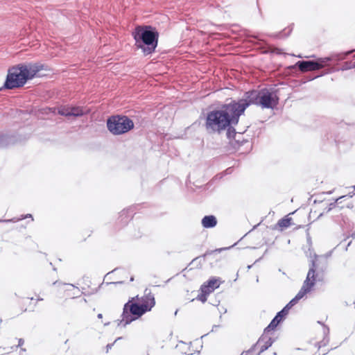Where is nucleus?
Returning <instances> with one entry per match:
<instances>
[{
    "mask_svg": "<svg viewBox=\"0 0 355 355\" xmlns=\"http://www.w3.org/2000/svg\"><path fill=\"white\" fill-rule=\"evenodd\" d=\"M220 326L219 325H216L214 324L213 327H212V329H211V331H214V329H216V328L219 327Z\"/></svg>",
    "mask_w": 355,
    "mask_h": 355,
    "instance_id": "nucleus-45",
    "label": "nucleus"
},
{
    "mask_svg": "<svg viewBox=\"0 0 355 355\" xmlns=\"http://www.w3.org/2000/svg\"><path fill=\"white\" fill-rule=\"evenodd\" d=\"M295 304L290 301L281 311L277 313L270 322L266 327L267 331H275L277 326L281 324L288 313L289 310Z\"/></svg>",
    "mask_w": 355,
    "mask_h": 355,
    "instance_id": "nucleus-11",
    "label": "nucleus"
},
{
    "mask_svg": "<svg viewBox=\"0 0 355 355\" xmlns=\"http://www.w3.org/2000/svg\"><path fill=\"white\" fill-rule=\"evenodd\" d=\"M53 270L55 271L56 270V268L53 267Z\"/></svg>",
    "mask_w": 355,
    "mask_h": 355,
    "instance_id": "nucleus-57",
    "label": "nucleus"
},
{
    "mask_svg": "<svg viewBox=\"0 0 355 355\" xmlns=\"http://www.w3.org/2000/svg\"><path fill=\"white\" fill-rule=\"evenodd\" d=\"M273 49V50H271V53H275L277 54H281L282 53V49H277V48H275V47H272Z\"/></svg>",
    "mask_w": 355,
    "mask_h": 355,
    "instance_id": "nucleus-35",
    "label": "nucleus"
},
{
    "mask_svg": "<svg viewBox=\"0 0 355 355\" xmlns=\"http://www.w3.org/2000/svg\"><path fill=\"white\" fill-rule=\"evenodd\" d=\"M346 196H340V197L336 198L334 202L328 204L327 206L329 207V210H330L331 211H333L334 210L337 209V207H338V206H339V204L341 202L340 200L344 198H346Z\"/></svg>",
    "mask_w": 355,
    "mask_h": 355,
    "instance_id": "nucleus-26",
    "label": "nucleus"
},
{
    "mask_svg": "<svg viewBox=\"0 0 355 355\" xmlns=\"http://www.w3.org/2000/svg\"><path fill=\"white\" fill-rule=\"evenodd\" d=\"M266 254H268V249L264 252L263 255H265Z\"/></svg>",
    "mask_w": 355,
    "mask_h": 355,
    "instance_id": "nucleus-55",
    "label": "nucleus"
},
{
    "mask_svg": "<svg viewBox=\"0 0 355 355\" xmlns=\"http://www.w3.org/2000/svg\"><path fill=\"white\" fill-rule=\"evenodd\" d=\"M339 62H332L329 64V67H328V69H327L324 72L318 73L317 74H315L313 76H312L311 78H310L309 79V80H314V79H315L317 78H319V77H321L322 76H324L325 74L331 73H333L334 71H340V70H341V71H346V70H349V69L355 68L354 62L352 64L350 62H345L340 68H338L336 67V65L338 64Z\"/></svg>",
    "mask_w": 355,
    "mask_h": 355,
    "instance_id": "nucleus-13",
    "label": "nucleus"
},
{
    "mask_svg": "<svg viewBox=\"0 0 355 355\" xmlns=\"http://www.w3.org/2000/svg\"><path fill=\"white\" fill-rule=\"evenodd\" d=\"M37 300H38V301H42V300H43V299H42V298H41V297H39V298H37Z\"/></svg>",
    "mask_w": 355,
    "mask_h": 355,
    "instance_id": "nucleus-54",
    "label": "nucleus"
},
{
    "mask_svg": "<svg viewBox=\"0 0 355 355\" xmlns=\"http://www.w3.org/2000/svg\"><path fill=\"white\" fill-rule=\"evenodd\" d=\"M279 89L274 86L259 89H250L243 93L241 98H237L243 114L251 105L261 107L262 109L274 110L279 102Z\"/></svg>",
    "mask_w": 355,
    "mask_h": 355,
    "instance_id": "nucleus-3",
    "label": "nucleus"
},
{
    "mask_svg": "<svg viewBox=\"0 0 355 355\" xmlns=\"http://www.w3.org/2000/svg\"><path fill=\"white\" fill-rule=\"evenodd\" d=\"M313 257L314 258L309 261L307 275H310V279H313V277L315 283L323 282L329 267L328 261L325 258L318 259L319 256L315 253L313 254Z\"/></svg>",
    "mask_w": 355,
    "mask_h": 355,
    "instance_id": "nucleus-8",
    "label": "nucleus"
},
{
    "mask_svg": "<svg viewBox=\"0 0 355 355\" xmlns=\"http://www.w3.org/2000/svg\"><path fill=\"white\" fill-rule=\"evenodd\" d=\"M230 248H232V246L227 247V248H217V249H215L214 250H207L206 252L203 255L199 256V257H196L195 259H193L191 263H196V262L198 261L199 264L200 265L201 264V261H205V258L207 257L211 256V255L215 256V255L220 253L221 252L227 250H229Z\"/></svg>",
    "mask_w": 355,
    "mask_h": 355,
    "instance_id": "nucleus-17",
    "label": "nucleus"
},
{
    "mask_svg": "<svg viewBox=\"0 0 355 355\" xmlns=\"http://www.w3.org/2000/svg\"><path fill=\"white\" fill-rule=\"evenodd\" d=\"M324 202V200H320V199H315L313 201V203L314 204H316V203H323Z\"/></svg>",
    "mask_w": 355,
    "mask_h": 355,
    "instance_id": "nucleus-40",
    "label": "nucleus"
},
{
    "mask_svg": "<svg viewBox=\"0 0 355 355\" xmlns=\"http://www.w3.org/2000/svg\"><path fill=\"white\" fill-rule=\"evenodd\" d=\"M140 305L146 306V309L149 308V309H148V312L151 311L152 308L155 305V297L150 289H145L144 296L142 297V301L141 303H140Z\"/></svg>",
    "mask_w": 355,
    "mask_h": 355,
    "instance_id": "nucleus-16",
    "label": "nucleus"
},
{
    "mask_svg": "<svg viewBox=\"0 0 355 355\" xmlns=\"http://www.w3.org/2000/svg\"><path fill=\"white\" fill-rule=\"evenodd\" d=\"M352 237L355 238V232L352 234Z\"/></svg>",
    "mask_w": 355,
    "mask_h": 355,
    "instance_id": "nucleus-51",
    "label": "nucleus"
},
{
    "mask_svg": "<svg viewBox=\"0 0 355 355\" xmlns=\"http://www.w3.org/2000/svg\"><path fill=\"white\" fill-rule=\"evenodd\" d=\"M121 338H122L121 337H118V338H117L114 341V343H108V344L106 345V353H107V352H109V350L112 349V347H113V345H114V343H115L117 340H120V339H121Z\"/></svg>",
    "mask_w": 355,
    "mask_h": 355,
    "instance_id": "nucleus-31",
    "label": "nucleus"
},
{
    "mask_svg": "<svg viewBox=\"0 0 355 355\" xmlns=\"http://www.w3.org/2000/svg\"><path fill=\"white\" fill-rule=\"evenodd\" d=\"M293 26H294V24H291V25H289L288 26L285 28L284 30H282L278 33H276L270 34V37L279 38V39L287 37L288 36H289L291 35V32L293 31Z\"/></svg>",
    "mask_w": 355,
    "mask_h": 355,
    "instance_id": "nucleus-21",
    "label": "nucleus"
},
{
    "mask_svg": "<svg viewBox=\"0 0 355 355\" xmlns=\"http://www.w3.org/2000/svg\"><path fill=\"white\" fill-rule=\"evenodd\" d=\"M208 295L206 293L200 292V293L198 295L196 299L199 301H200L202 303H205L207 300Z\"/></svg>",
    "mask_w": 355,
    "mask_h": 355,
    "instance_id": "nucleus-29",
    "label": "nucleus"
},
{
    "mask_svg": "<svg viewBox=\"0 0 355 355\" xmlns=\"http://www.w3.org/2000/svg\"><path fill=\"white\" fill-rule=\"evenodd\" d=\"M273 355H277V352H275L273 353Z\"/></svg>",
    "mask_w": 355,
    "mask_h": 355,
    "instance_id": "nucleus-58",
    "label": "nucleus"
},
{
    "mask_svg": "<svg viewBox=\"0 0 355 355\" xmlns=\"http://www.w3.org/2000/svg\"><path fill=\"white\" fill-rule=\"evenodd\" d=\"M220 326L219 325H216L214 324L213 327H212V329H211V331H214V329H216V328L219 327Z\"/></svg>",
    "mask_w": 355,
    "mask_h": 355,
    "instance_id": "nucleus-46",
    "label": "nucleus"
},
{
    "mask_svg": "<svg viewBox=\"0 0 355 355\" xmlns=\"http://www.w3.org/2000/svg\"><path fill=\"white\" fill-rule=\"evenodd\" d=\"M178 309H177V310L175 311L174 315H177V313H178Z\"/></svg>",
    "mask_w": 355,
    "mask_h": 355,
    "instance_id": "nucleus-53",
    "label": "nucleus"
},
{
    "mask_svg": "<svg viewBox=\"0 0 355 355\" xmlns=\"http://www.w3.org/2000/svg\"><path fill=\"white\" fill-rule=\"evenodd\" d=\"M310 275H306V279L303 282V285L301 287L297 295L291 300L293 303L296 304L302 298H303L307 293H310L315 285V280L313 277V279H310Z\"/></svg>",
    "mask_w": 355,
    "mask_h": 355,
    "instance_id": "nucleus-12",
    "label": "nucleus"
},
{
    "mask_svg": "<svg viewBox=\"0 0 355 355\" xmlns=\"http://www.w3.org/2000/svg\"><path fill=\"white\" fill-rule=\"evenodd\" d=\"M271 331H266V327L264 329L263 334L259 338L257 342L254 344L256 345V347L259 345L260 346V350L258 352L257 355H260L261 353L267 350L275 342V339L268 336V333Z\"/></svg>",
    "mask_w": 355,
    "mask_h": 355,
    "instance_id": "nucleus-14",
    "label": "nucleus"
},
{
    "mask_svg": "<svg viewBox=\"0 0 355 355\" xmlns=\"http://www.w3.org/2000/svg\"><path fill=\"white\" fill-rule=\"evenodd\" d=\"M330 211H330V210H329V207H328V206H327V207H325L324 208V211H323V212H324V214H327V213H329V212H330Z\"/></svg>",
    "mask_w": 355,
    "mask_h": 355,
    "instance_id": "nucleus-42",
    "label": "nucleus"
},
{
    "mask_svg": "<svg viewBox=\"0 0 355 355\" xmlns=\"http://www.w3.org/2000/svg\"><path fill=\"white\" fill-rule=\"evenodd\" d=\"M345 209V207L344 206H338V207H337V209H336L335 210L333 211V214H339V213H342L343 212V210Z\"/></svg>",
    "mask_w": 355,
    "mask_h": 355,
    "instance_id": "nucleus-33",
    "label": "nucleus"
},
{
    "mask_svg": "<svg viewBox=\"0 0 355 355\" xmlns=\"http://www.w3.org/2000/svg\"><path fill=\"white\" fill-rule=\"evenodd\" d=\"M352 188L355 190V184L352 187Z\"/></svg>",
    "mask_w": 355,
    "mask_h": 355,
    "instance_id": "nucleus-59",
    "label": "nucleus"
},
{
    "mask_svg": "<svg viewBox=\"0 0 355 355\" xmlns=\"http://www.w3.org/2000/svg\"><path fill=\"white\" fill-rule=\"evenodd\" d=\"M256 349V345H252L251 346V347L247 350V351H243L241 355H249L251 353H252L253 352H254Z\"/></svg>",
    "mask_w": 355,
    "mask_h": 355,
    "instance_id": "nucleus-30",
    "label": "nucleus"
},
{
    "mask_svg": "<svg viewBox=\"0 0 355 355\" xmlns=\"http://www.w3.org/2000/svg\"><path fill=\"white\" fill-rule=\"evenodd\" d=\"M354 67H355V62H354Z\"/></svg>",
    "mask_w": 355,
    "mask_h": 355,
    "instance_id": "nucleus-60",
    "label": "nucleus"
},
{
    "mask_svg": "<svg viewBox=\"0 0 355 355\" xmlns=\"http://www.w3.org/2000/svg\"><path fill=\"white\" fill-rule=\"evenodd\" d=\"M318 322L323 326V334H324L323 340L317 343L318 348H321L322 347L327 345L329 342V328L327 325H325L324 324L322 323L320 321H318Z\"/></svg>",
    "mask_w": 355,
    "mask_h": 355,
    "instance_id": "nucleus-22",
    "label": "nucleus"
},
{
    "mask_svg": "<svg viewBox=\"0 0 355 355\" xmlns=\"http://www.w3.org/2000/svg\"><path fill=\"white\" fill-rule=\"evenodd\" d=\"M103 284V282L101 285H99L98 288L96 290V292H97L98 289V288H100V287H101V286H102Z\"/></svg>",
    "mask_w": 355,
    "mask_h": 355,
    "instance_id": "nucleus-50",
    "label": "nucleus"
},
{
    "mask_svg": "<svg viewBox=\"0 0 355 355\" xmlns=\"http://www.w3.org/2000/svg\"><path fill=\"white\" fill-rule=\"evenodd\" d=\"M218 220L214 215H206L201 220V225L205 229L214 228L217 225Z\"/></svg>",
    "mask_w": 355,
    "mask_h": 355,
    "instance_id": "nucleus-19",
    "label": "nucleus"
},
{
    "mask_svg": "<svg viewBox=\"0 0 355 355\" xmlns=\"http://www.w3.org/2000/svg\"><path fill=\"white\" fill-rule=\"evenodd\" d=\"M292 220V218L286 216L278 220L276 226L279 227L282 230L286 229L291 225Z\"/></svg>",
    "mask_w": 355,
    "mask_h": 355,
    "instance_id": "nucleus-24",
    "label": "nucleus"
},
{
    "mask_svg": "<svg viewBox=\"0 0 355 355\" xmlns=\"http://www.w3.org/2000/svg\"><path fill=\"white\" fill-rule=\"evenodd\" d=\"M346 196H340V197L336 198L334 202L328 204L327 206L329 207V210H330L331 211H333L334 210L337 209V207H338V206H339V204L341 202L340 200L344 198H346Z\"/></svg>",
    "mask_w": 355,
    "mask_h": 355,
    "instance_id": "nucleus-27",
    "label": "nucleus"
},
{
    "mask_svg": "<svg viewBox=\"0 0 355 355\" xmlns=\"http://www.w3.org/2000/svg\"><path fill=\"white\" fill-rule=\"evenodd\" d=\"M139 205L131 206L128 208L123 209L120 213L118 218L119 223L121 226L126 225L128 222L132 219L135 210L139 207Z\"/></svg>",
    "mask_w": 355,
    "mask_h": 355,
    "instance_id": "nucleus-15",
    "label": "nucleus"
},
{
    "mask_svg": "<svg viewBox=\"0 0 355 355\" xmlns=\"http://www.w3.org/2000/svg\"><path fill=\"white\" fill-rule=\"evenodd\" d=\"M119 269H120V268H116L115 269H114V270H113L112 271H111L110 272H115V271H116V270H119Z\"/></svg>",
    "mask_w": 355,
    "mask_h": 355,
    "instance_id": "nucleus-48",
    "label": "nucleus"
},
{
    "mask_svg": "<svg viewBox=\"0 0 355 355\" xmlns=\"http://www.w3.org/2000/svg\"><path fill=\"white\" fill-rule=\"evenodd\" d=\"M242 135V132H238L236 136L234 138H232L230 140L229 145L230 147L227 148L228 150H238L241 146H242L245 142L248 141L245 139H241L239 138V136Z\"/></svg>",
    "mask_w": 355,
    "mask_h": 355,
    "instance_id": "nucleus-18",
    "label": "nucleus"
},
{
    "mask_svg": "<svg viewBox=\"0 0 355 355\" xmlns=\"http://www.w3.org/2000/svg\"><path fill=\"white\" fill-rule=\"evenodd\" d=\"M24 343V340L23 338H19L18 340V345L15 347L16 348H17L18 347H21V345H23Z\"/></svg>",
    "mask_w": 355,
    "mask_h": 355,
    "instance_id": "nucleus-37",
    "label": "nucleus"
},
{
    "mask_svg": "<svg viewBox=\"0 0 355 355\" xmlns=\"http://www.w3.org/2000/svg\"><path fill=\"white\" fill-rule=\"evenodd\" d=\"M106 127L110 133L114 136L125 135L133 130L135 123L127 115L112 114L106 120Z\"/></svg>",
    "mask_w": 355,
    "mask_h": 355,
    "instance_id": "nucleus-7",
    "label": "nucleus"
},
{
    "mask_svg": "<svg viewBox=\"0 0 355 355\" xmlns=\"http://www.w3.org/2000/svg\"><path fill=\"white\" fill-rule=\"evenodd\" d=\"M135 46L140 49L144 55L153 54L158 46L159 33L151 25H137L132 31Z\"/></svg>",
    "mask_w": 355,
    "mask_h": 355,
    "instance_id": "nucleus-4",
    "label": "nucleus"
},
{
    "mask_svg": "<svg viewBox=\"0 0 355 355\" xmlns=\"http://www.w3.org/2000/svg\"><path fill=\"white\" fill-rule=\"evenodd\" d=\"M49 71L50 67L40 62L20 63L10 67L6 80L0 91L14 89L24 87L28 80L35 77H43L45 74L42 71Z\"/></svg>",
    "mask_w": 355,
    "mask_h": 355,
    "instance_id": "nucleus-2",
    "label": "nucleus"
},
{
    "mask_svg": "<svg viewBox=\"0 0 355 355\" xmlns=\"http://www.w3.org/2000/svg\"><path fill=\"white\" fill-rule=\"evenodd\" d=\"M206 284L215 291L216 288H218L220 285L224 282V281L221 280V278L217 277H211L207 281L205 282Z\"/></svg>",
    "mask_w": 355,
    "mask_h": 355,
    "instance_id": "nucleus-23",
    "label": "nucleus"
},
{
    "mask_svg": "<svg viewBox=\"0 0 355 355\" xmlns=\"http://www.w3.org/2000/svg\"><path fill=\"white\" fill-rule=\"evenodd\" d=\"M331 255V252H327L324 256H321V259L325 258L327 260V258Z\"/></svg>",
    "mask_w": 355,
    "mask_h": 355,
    "instance_id": "nucleus-39",
    "label": "nucleus"
},
{
    "mask_svg": "<svg viewBox=\"0 0 355 355\" xmlns=\"http://www.w3.org/2000/svg\"><path fill=\"white\" fill-rule=\"evenodd\" d=\"M346 196H347L346 197H347V196H348V197H349V198H352V197H353L354 196H355V192H354V191H353V192L349 193L348 195H346Z\"/></svg>",
    "mask_w": 355,
    "mask_h": 355,
    "instance_id": "nucleus-43",
    "label": "nucleus"
},
{
    "mask_svg": "<svg viewBox=\"0 0 355 355\" xmlns=\"http://www.w3.org/2000/svg\"><path fill=\"white\" fill-rule=\"evenodd\" d=\"M138 295L131 297L125 303L121 313V320H118L117 326L121 327H126L127 325L132 322L139 319L144 314L148 312L146 306L140 305L138 302Z\"/></svg>",
    "mask_w": 355,
    "mask_h": 355,
    "instance_id": "nucleus-5",
    "label": "nucleus"
},
{
    "mask_svg": "<svg viewBox=\"0 0 355 355\" xmlns=\"http://www.w3.org/2000/svg\"><path fill=\"white\" fill-rule=\"evenodd\" d=\"M243 114L237 98H227L225 102L207 112L204 126L209 134L220 135L225 132L227 138L231 139L238 134L235 127Z\"/></svg>",
    "mask_w": 355,
    "mask_h": 355,
    "instance_id": "nucleus-1",
    "label": "nucleus"
},
{
    "mask_svg": "<svg viewBox=\"0 0 355 355\" xmlns=\"http://www.w3.org/2000/svg\"><path fill=\"white\" fill-rule=\"evenodd\" d=\"M306 241H307V243L309 245V247L311 246V245H312L311 238L309 233H307Z\"/></svg>",
    "mask_w": 355,
    "mask_h": 355,
    "instance_id": "nucleus-36",
    "label": "nucleus"
},
{
    "mask_svg": "<svg viewBox=\"0 0 355 355\" xmlns=\"http://www.w3.org/2000/svg\"><path fill=\"white\" fill-rule=\"evenodd\" d=\"M247 268L248 270L252 268V265H248Z\"/></svg>",
    "mask_w": 355,
    "mask_h": 355,
    "instance_id": "nucleus-52",
    "label": "nucleus"
},
{
    "mask_svg": "<svg viewBox=\"0 0 355 355\" xmlns=\"http://www.w3.org/2000/svg\"><path fill=\"white\" fill-rule=\"evenodd\" d=\"M214 291L209 288V286L206 284V282H204L200 288V292L206 293L207 295H209L211 293L214 292Z\"/></svg>",
    "mask_w": 355,
    "mask_h": 355,
    "instance_id": "nucleus-28",
    "label": "nucleus"
},
{
    "mask_svg": "<svg viewBox=\"0 0 355 355\" xmlns=\"http://www.w3.org/2000/svg\"><path fill=\"white\" fill-rule=\"evenodd\" d=\"M123 284V281H118V282H107L106 284L108 285V284Z\"/></svg>",
    "mask_w": 355,
    "mask_h": 355,
    "instance_id": "nucleus-38",
    "label": "nucleus"
},
{
    "mask_svg": "<svg viewBox=\"0 0 355 355\" xmlns=\"http://www.w3.org/2000/svg\"><path fill=\"white\" fill-rule=\"evenodd\" d=\"M234 169L233 167H228L224 172L223 175H229L231 174L233 172Z\"/></svg>",
    "mask_w": 355,
    "mask_h": 355,
    "instance_id": "nucleus-34",
    "label": "nucleus"
},
{
    "mask_svg": "<svg viewBox=\"0 0 355 355\" xmlns=\"http://www.w3.org/2000/svg\"><path fill=\"white\" fill-rule=\"evenodd\" d=\"M349 53H334L324 58H318L313 60H300L295 64L302 71H316L322 69L324 72L332 62H341L347 58Z\"/></svg>",
    "mask_w": 355,
    "mask_h": 355,
    "instance_id": "nucleus-6",
    "label": "nucleus"
},
{
    "mask_svg": "<svg viewBox=\"0 0 355 355\" xmlns=\"http://www.w3.org/2000/svg\"><path fill=\"white\" fill-rule=\"evenodd\" d=\"M306 257H309L311 258V259H313V254L315 252H313V250L311 249V246H310L306 252H305Z\"/></svg>",
    "mask_w": 355,
    "mask_h": 355,
    "instance_id": "nucleus-32",
    "label": "nucleus"
},
{
    "mask_svg": "<svg viewBox=\"0 0 355 355\" xmlns=\"http://www.w3.org/2000/svg\"><path fill=\"white\" fill-rule=\"evenodd\" d=\"M332 220L334 222L339 225L340 227H343L346 225L348 221V217L347 216V213L343 211L342 213L336 214L332 215Z\"/></svg>",
    "mask_w": 355,
    "mask_h": 355,
    "instance_id": "nucleus-20",
    "label": "nucleus"
},
{
    "mask_svg": "<svg viewBox=\"0 0 355 355\" xmlns=\"http://www.w3.org/2000/svg\"><path fill=\"white\" fill-rule=\"evenodd\" d=\"M89 113V110H85L82 107L76 105H61L58 107V114L65 117H80Z\"/></svg>",
    "mask_w": 355,
    "mask_h": 355,
    "instance_id": "nucleus-10",
    "label": "nucleus"
},
{
    "mask_svg": "<svg viewBox=\"0 0 355 355\" xmlns=\"http://www.w3.org/2000/svg\"><path fill=\"white\" fill-rule=\"evenodd\" d=\"M324 212H323V211H322V212H321V213L318 215V216L317 217V219H320V218H322V217L324 216Z\"/></svg>",
    "mask_w": 355,
    "mask_h": 355,
    "instance_id": "nucleus-44",
    "label": "nucleus"
},
{
    "mask_svg": "<svg viewBox=\"0 0 355 355\" xmlns=\"http://www.w3.org/2000/svg\"><path fill=\"white\" fill-rule=\"evenodd\" d=\"M31 218V220H33V217L32 214H27L21 215L19 218L14 217V218H10V219H1V220H0V222H4V223H16V222H18L19 220H24V219H26V218Z\"/></svg>",
    "mask_w": 355,
    "mask_h": 355,
    "instance_id": "nucleus-25",
    "label": "nucleus"
},
{
    "mask_svg": "<svg viewBox=\"0 0 355 355\" xmlns=\"http://www.w3.org/2000/svg\"><path fill=\"white\" fill-rule=\"evenodd\" d=\"M24 140L23 136L17 132L9 130L0 131V150L8 149Z\"/></svg>",
    "mask_w": 355,
    "mask_h": 355,
    "instance_id": "nucleus-9",
    "label": "nucleus"
},
{
    "mask_svg": "<svg viewBox=\"0 0 355 355\" xmlns=\"http://www.w3.org/2000/svg\"><path fill=\"white\" fill-rule=\"evenodd\" d=\"M298 58H302V55L301 54L297 55Z\"/></svg>",
    "mask_w": 355,
    "mask_h": 355,
    "instance_id": "nucleus-56",
    "label": "nucleus"
},
{
    "mask_svg": "<svg viewBox=\"0 0 355 355\" xmlns=\"http://www.w3.org/2000/svg\"><path fill=\"white\" fill-rule=\"evenodd\" d=\"M97 317H98V318L101 319L103 318V314L102 313H98Z\"/></svg>",
    "mask_w": 355,
    "mask_h": 355,
    "instance_id": "nucleus-47",
    "label": "nucleus"
},
{
    "mask_svg": "<svg viewBox=\"0 0 355 355\" xmlns=\"http://www.w3.org/2000/svg\"><path fill=\"white\" fill-rule=\"evenodd\" d=\"M354 207V205L352 203H349L347 205V206L345 207L347 208V209H352Z\"/></svg>",
    "mask_w": 355,
    "mask_h": 355,
    "instance_id": "nucleus-41",
    "label": "nucleus"
},
{
    "mask_svg": "<svg viewBox=\"0 0 355 355\" xmlns=\"http://www.w3.org/2000/svg\"><path fill=\"white\" fill-rule=\"evenodd\" d=\"M134 279H135L134 276H132V277H130V282H133V281H134Z\"/></svg>",
    "mask_w": 355,
    "mask_h": 355,
    "instance_id": "nucleus-49",
    "label": "nucleus"
}]
</instances>
